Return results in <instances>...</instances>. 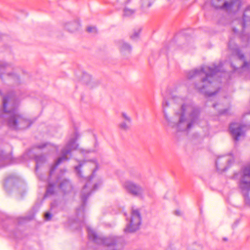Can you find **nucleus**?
Listing matches in <instances>:
<instances>
[{"label":"nucleus","mask_w":250,"mask_h":250,"mask_svg":"<svg viewBox=\"0 0 250 250\" xmlns=\"http://www.w3.org/2000/svg\"><path fill=\"white\" fill-rule=\"evenodd\" d=\"M15 183V179L13 177L8 178L5 181L4 186L5 188L8 185L10 187H13Z\"/></svg>","instance_id":"nucleus-21"},{"label":"nucleus","mask_w":250,"mask_h":250,"mask_svg":"<svg viewBox=\"0 0 250 250\" xmlns=\"http://www.w3.org/2000/svg\"><path fill=\"white\" fill-rule=\"evenodd\" d=\"M54 193V185L51 184H49L47 188L46 194L45 195V197L53 194Z\"/></svg>","instance_id":"nucleus-22"},{"label":"nucleus","mask_w":250,"mask_h":250,"mask_svg":"<svg viewBox=\"0 0 250 250\" xmlns=\"http://www.w3.org/2000/svg\"><path fill=\"white\" fill-rule=\"evenodd\" d=\"M163 105L164 108H165L169 106V104L167 100H165L163 103Z\"/></svg>","instance_id":"nucleus-34"},{"label":"nucleus","mask_w":250,"mask_h":250,"mask_svg":"<svg viewBox=\"0 0 250 250\" xmlns=\"http://www.w3.org/2000/svg\"><path fill=\"white\" fill-rule=\"evenodd\" d=\"M124 15L125 16H129L131 15L134 13V11L131 9H129L127 8H125L124 10Z\"/></svg>","instance_id":"nucleus-27"},{"label":"nucleus","mask_w":250,"mask_h":250,"mask_svg":"<svg viewBox=\"0 0 250 250\" xmlns=\"http://www.w3.org/2000/svg\"><path fill=\"white\" fill-rule=\"evenodd\" d=\"M226 1L225 0H211V2L212 6L215 8L224 10Z\"/></svg>","instance_id":"nucleus-18"},{"label":"nucleus","mask_w":250,"mask_h":250,"mask_svg":"<svg viewBox=\"0 0 250 250\" xmlns=\"http://www.w3.org/2000/svg\"><path fill=\"white\" fill-rule=\"evenodd\" d=\"M239 187L246 196L247 191L250 190V165L244 167L239 173Z\"/></svg>","instance_id":"nucleus-8"},{"label":"nucleus","mask_w":250,"mask_h":250,"mask_svg":"<svg viewBox=\"0 0 250 250\" xmlns=\"http://www.w3.org/2000/svg\"><path fill=\"white\" fill-rule=\"evenodd\" d=\"M83 81L90 87H91L90 85V81L91 80V76L88 75H85L83 76Z\"/></svg>","instance_id":"nucleus-24"},{"label":"nucleus","mask_w":250,"mask_h":250,"mask_svg":"<svg viewBox=\"0 0 250 250\" xmlns=\"http://www.w3.org/2000/svg\"><path fill=\"white\" fill-rule=\"evenodd\" d=\"M97 146H98V144H97V142H96L95 144V147H96Z\"/></svg>","instance_id":"nucleus-37"},{"label":"nucleus","mask_w":250,"mask_h":250,"mask_svg":"<svg viewBox=\"0 0 250 250\" xmlns=\"http://www.w3.org/2000/svg\"><path fill=\"white\" fill-rule=\"evenodd\" d=\"M121 117L122 119L123 120V121L131 122V118L127 113L125 112H122L121 113Z\"/></svg>","instance_id":"nucleus-23"},{"label":"nucleus","mask_w":250,"mask_h":250,"mask_svg":"<svg viewBox=\"0 0 250 250\" xmlns=\"http://www.w3.org/2000/svg\"><path fill=\"white\" fill-rule=\"evenodd\" d=\"M87 230L89 239L96 244L104 245L110 248L113 247L111 250H120L122 247L123 239L120 237L112 235L104 238L98 235L94 230L88 226Z\"/></svg>","instance_id":"nucleus-6"},{"label":"nucleus","mask_w":250,"mask_h":250,"mask_svg":"<svg viewBox=\"0 0 250 250\" xmlns=\"http://www.w3.org/2000/svg\"><path fill=\"white\" fill-rule=\"evenodd\" d=\"M175 214L177 216H180L181 215V212L179 210H176Z\"/></svg>","instance_id":"nucleus-35"},{"label":"nucleus","mask_w":250,"mask_h":250,"mask_svg":"<svg viewBox=\"0 0 250 250\" xmlns=\"http://www.w3.org/2000/svg\"><path fill=\"white\" fill-rule=\"evenodd\" d=\"M52 215L49 212H46L44 214V218L46 221H49L51 219Z\"/></svg>","instance_id":"nucleus-30"},{"label":"nucleus","mask_w":250,"mask_h":250,"mask_svg":"<svg viewBox=\"0 0 250 250\" xmlns=\"http://www.w3.org/2000/svg\"><path fill=\"white\" fill-rule=\"evenodd\" d=\"M10 159H11V155H8V156H6V157H2V158L1 157V163H2V162L5 161L9 163L10 161Z\"/></svg>","instance_id":"nucleus-28"},{"label":"nucleus","mask_w":250,"mask_h":250,"mask_svg":"<svg viewBox=\"0 0 250 250\" xmlns=\"http://www.w3.org/2000/svg\"><path fill=\"white\" fill-rule=\"evenodd\" d=\"M0 154H1V158H2V157H4V156H2V155H1L2 152H0Z\"/></svg>","instance_id":"nucleus-38"},{"label":"nucleus","mask_w":250,"mask_h":250,"mask_svg":"<svg viewBox=\"0 0 250 250\" xmlns=\"http://www.w3.org/2000/svg\"><path fill=\"white\" fill-rule=\"evenodd\" d=\"M87 31L89 33H96L97 29L95 27H88L87 28Z\"/></svg>","instance_id":"nucleus-29"},{"label":"nucleus","mask_w":250,"mask_h":250,"mask_svg":"<svg viewBox=\"0 0 250 250\" xmlns=\"http://www.w3.org/2000/svg\"><path fill=\"white\" fill-rule=\"evenodd\" d=\"M47 146H49V147L50 148H54V149H57L58 148H57L56 146H53V145H50V144H48V143H45V144H43L42 145H39L37 146V147L39 148H44Z\"/></svg>","instance_id":"nucleus-26"},{"label":"nucleus","mask_w":250,"mask_h":250,"mask_svg":"<svg viewBox=\"0 0 250 250\" xmlns=\"http://www.w3.org/2000/svg\"><path fill=\"white\" fill-rule=\"evenodd\" d=\"M141 224V215L137 209H132L129 224L125 229V232H132L139 229Z\"/></svg>","instance_id":"nucleus-10"},{"label":"nucleus","mask_w":250,"mask_h":250,"mask_svg":"<svg viewBox=\"0 0 250 250\" xmlns=\"http://www.w3.org/2000/svg\"><path fill=\"white\" fill-rule=\"evenodd\" d=\"M35 160L36 162V168L37 169L38 167L45 162L46 157L42 155H37L35 157Z\"/></svg>","instance_id":"nucleus-20"},{"label":"nucleus","mask_w":250,"mask_h":250,"mask_svg":"<svg viewBox=\"0 0 250 250\" xmlns=\"http://www.w3.org/2000/svg\"><path fill=\"white\" fill-rule=\"evenodd\" d=\"M242 7L240 0H226L224 10L233 14L230 23L233 32L236 34H242L247 28H250V7L242 11L240 10Z\"/></svg>","instance_id":"nucleus-3"},{"label":"nucleus","mask_w":250,"mask_h":250,"mask_svg":"<svg viewBox=\"0 0 250 250\" xmlns=\"http://www.w3.org/2000/svg\"><path fill=\"white\" fill-rule=\"evenodd\" d=\"M60 188L64 193H67L71 192L73 187L71 183L68 180H63L60 185Z\"/></svg>","instance_id":"nucleus-16"},{"label":"nucleus","mask_w":250,"mask_h":250,"mask_svg":"<svg viewBox=\"0 0 250 250\" xmlns=\"http://www.w3.org/2000/svg\"><path fill=\"white\" fill-rule=\"evenodd\" d=\"M199 109L189 104H184L175 114L177 122L171 123L166 114L165 117L169 125L179 131L189 130L199 120Z\"/></svg>","instance_id":"nucleus-4"},{"label":"nucleus","mask_w":250,"mask_h":250,"mask_svg":"<svg viewBox=\"0 0 250 250\" xmlns=\"http://www.w3.org/2000/svg\"><path fill=\"white\" fill-rule=\"evenodd\" d=\"M7 77L14 78L17 75L14 73V68L12 65L6 62H1V78H5Z\"/></svg>","instance_id":"nucleus-12"},{"label":"nucleus","mask_w":250,"mask_h":250,"mask_svg":"<svg viewBox=\"0 0 250 250\" xmlns=\"http://www.w3.org/2000/svg\"><path fill=\"white\" fill-rule=\"evenodd\" d=\"M139 33V32H135L133 35H131L130 38L132 39H136V38H137L138 37Z\"/></svg>","instance_id":"nucleus-31"},{"label":"nucleus","mask_w":250,"mask_h":250,"mask_svg":"<svg viewBox=\"0 0 250 250\" xmlns=\"http://www.w3.org/2000/svg\"><path fill=\"white\" fill-rule=\"evenodd\" d=\"M230 132L236 141H238L239 138L244 134L243 126L237 123H233L230 125L229 127Z\"/></svg>","instance_id":"nucleus-13"},{"label":"nucleus","mask_w":250,"mask_h":250,"mask_svg":"<svg viewBox=\"0 0 250 250\" xmlns=\"http://www.w3.org/2000/svg\"><path fill=\"white\" fill-rule=\"evenodd\" d=\"M76 139L77 138L75 137L70 138L65 146L62 149L61 151L62 156L58 159L56 162L55 167L51 169L50 172V175L54 170L56 167L61 163L68 160L69 158L67 156L70 154L72 150H75L78 148V145L76 142Z\"/></svg>","instance_id":"nucleus-7"},{"label":"nucleus","mask_w":250,"mask_h":250,"mask_svg":"<svg viewBox=\"0 0 250 250\" xmlns=\"http://www.w3.org/2000/svg\"><path fill=\"white\" fill-rule=\"evenodd\" d=\"M222 67V63L218 65H214L213 67L208 66H202L200 69H195L190 70L187 74V77L189 79L197 78L199 81L195 83V88L199 91L205 93L208 96H212L217 93L218 90L212 92L207 88L211 85L215 76L221 71Z\"/></svg>","instance_id":"nucleus-2"},{"label":"nucleus","mask_w":250,"mask_h":250,"mask_svg":"<svg viewBox=\"0 0 250 250\" xmlns=\"http://www.w3.org/2000/svg\"><path fill=\"white\" fill-rule=\"evenodd\" d=\"M16 107L15 97L11 94L5 96L3 98L4 113L1 114V120L4 119L8 126L14 130L23 129L28 127L32 122L20 114L16 110Z\"/></svg>","instance_id":"nucleus-1"},{"label":"nucleus","mask_w":250,"mask_h":250,"mask_svg":"<svg viewBox=\"0 0 250 250\" xmlns=\"http://www.w3.org/2000/svg\"><path fill=\"white\" fill-rule=\"evenodd\" d=\"M213 107H215V104H213Z\"/></svg>","instance_id":"nucleus-39"},{"label":"nucleus","mask_w":250,"mask_h":250,"mask_svg":"<svg viewBox=\"0 0 250 250\" xmlns=\"http://www.w3.org/2000/svg\"><path fill=\"white\" fill-rule=\"evenodd\" d=\"M232 67L234 68L235 70H236L237 67H236L235 66H234L233 64H231Z\"/></svg>","instance_id":"nucleus-36"},{"label":"nucleus","mask_w":250,"mask_h":250,"mask_svg":"<svg viewBox=\"0 0 250 250\" xmlns=\"http://www.w3.org/2000/svg\"><path fill=\"white\" fill-rule=\"evenodd\" d=\"M98 169V164L95 159L84 160L79 162L78 166L75 167V170L77 174L80 177H83L82 171H89L92 172V175L88 177L87 183L83 187L82 191L81 198L83 202L85 203L86 199L90 194L92 189L90 181L93 177V175L96 170ZM98 184H95L93 186V190H95L98 188Z\"/></svg>","instance_id":"nucleus-5"},{"label":"nucleus","mask_w":250,"mask_h":250,"mask_svg":"<svg viewBox=\"0 0 250 250\" xmlns=\"http://www.w3.org/2000/svg\"><path fill=\"white\" fill-rule=\"evenodd\" d=\"M116 43L120 52L122 54H125L126 53L131 52V46L124 41L121 40H119Z\"/></svg>","instance_id":"nucleus-15"},{"label":"nucleus","mask_w":250,"mask_h":250,"mask_svg":"<svg viewBox=\"0 0 250 250\" xmlns=\"http://www.w3.org/2000/svg\"><path fill=\"white\" fill-rule=\"evenodd\" d=\"M152 5V2L147 0H142V7L144 9L150 7Z\"/></svg>","instance_id":"nucleus-25"},{"label":"nucleus","mask_w":250,"mask_h":250,"mask_svg":"<svg viewBox=\"0 0 250 250\" xmlns=\"http://www.w3.org/2000/svg\"><path fill=\"white\" fill-rule=\"evenodd\" d=\"M232 162V159L230 156L219 157L216 161V168L219 171L226 170Z\"/></svg>","instance_id":"nucleus-11"},{"label":"nucleus","mask_w":250,"mask_h":250,"mask_svg":"<svg viewBox=\"0 0 250 250\" xmlns=\"http://www.w3.org/2000/svg\"><path fill=\"white\" fill-rule=\"evenodd\" d=\"M229 47L231 50H232V54L235 56H237L239 60L242 62L241 64V67L242 68H245L246 67H248L249 65V63L245 61L244 56L243 54L241 53L238 47L236 46H235L234 47H232L230 43L229 44Z\"/></svg>","instance_id":"nucleus-14"},{"label":"nucleus","mask_w":250,"mask_h":250,"mask_svg":"<svg viewBox=\"0 0 250 250\" xmlns=\"http://www.w3.org/2000/svg\"><path fill=\"white\" fill-rule=\"evenodd\" d=\"M132 177L135 180H139L141 178V176L140 174H136L135 175H133Z\"/></svg>","instance_id":"nucleus-32"},{"label":"nucleus","mask_w":250,"mask_h":250,"mask_svg":"<svg viewBox=\"0 0 250 250\" xmlns=\"http://www.w3.org/2000/svg\"><path fill=\"white\" fill-rule=\"evenodd\" d=\"M123 187L127 192L133 196H141L144 194L143 188L131 180L125 181L123 184Z\"/></svg>","instance_id":"nucleus-9"},{"label":"nucleus","mask_w":250,"mask_h":250,"mask_svg":"<svg viewBox=\"0 0 250 250\" xmlns=\"http://www.w3.org/2000/svg\"><path fill=\"white\" fill-rule=\"evenodd\" d=\"M81 152L82 153H89V152H94L95 151V150H84V149H82L81 150Z\"/></svg>","instance_id":"nucleus-33"},{"label":"nucleus","mask_w":250,"mask_h":250,"mask_svg":"<svg viewBox=\"0 0 250 250\" xmlns=\"http://www.w3.org/2000/svg\"><path fill=\"white\" fill-rule=\"evenodd\" d=\"M80 26V23L77 21L67 23L65 25V28L70 32L77 30Z\"/></svg>","instance_id":"nucleus-17"},{"label":"nucleus","mask_w":250,"mask_h":250,"mask_svg":"<svg viewBox=\"0 0 250 250\" xmlns=\"http://www.w3.org/2000/svg\"><path fill=\"white\" fill-rule=\"evenodd\" d=\"M131 122L122 121L119 125V128L124 131H127L131 127Z\"/></svg>","instance_id":"nucleus-19"}]
</instances>
